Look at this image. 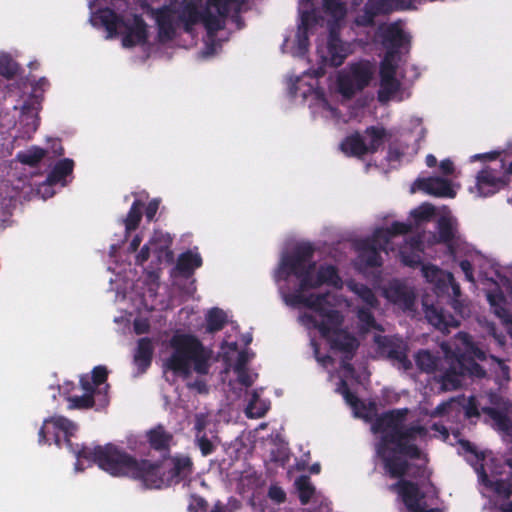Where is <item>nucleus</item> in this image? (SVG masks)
Masks as SVG:
<instances>
[{
    "label": "nucleus",
    "instance_id": "nucleus-52",
    "mask_svg": "<svg viewBox=\"0 0 512 512\" xmlns=\"http://www.w3.org/2000/svg\"><path fill=\"white\" fill-rule=\"evenodd\" d=\"M18 72V66L11 59L5 57L0 59V74L11 79L16 76Z\"/></svg>",
    "mask_w": 512,
    "mask_h": 512
},
{
    "label": "nucleus",
    "instance_id": "nucleus-36",
    "mask_svg": "<svg viewBox=\"0 0 512 512\" xmlns=\"http://www.w3.org/2000/svg\"><path fill=\"white\" fill-rule=\"evenodd\" d=\"M295 485L298 490V496L301 504H308L315 493V488L310 481V477L301 475L296 479Z\"/></svg>",
    "mask_w": 512,
    "mask_h": 512
},
{
    "label": "nucleus",
    "instance_id": "nucleus-59",
    "mask_svg": "<svg viewBox=\"0 0 512 512\" xmlns=\"http://www.w3.org/2000/svg\"><path fill=\"white\" fill-rule=\"evenodd\" d=\"M80 386L82 388V390L85 392V393H90L92 394V396L94 397V393L96 391V388L98 387L96 384L93 383V380L91 377H89L88 375H82L80 377Z\"/></svg>",
    "mask_w": 512,
    "mask_h": 512
},
{
    "label": "nucleus",
    "instance_id": "nucleus-30",
    "mask_svg": "<svg viewBox=\"0 0 512 512\" xmlns=\"http://www.w3.org/2000/svg\"><path fill=\"white\" fill-rule=\"evenodd\" d=\"M202 265V258L199 254H193L191 251L180 254L176 269L185 277H190L196 268Z\"/></svg>",
    "mask_w": 512,
    "mask_h": 512
},
{
    "label": "nucleus",
    "instance_id": "nucleus-53",
    "mask_svg": "<svg viewBox=\"0 0 512 512\" xmlns=\"http://www.w3.org/2000/svg\"><path fill=\"white\" fill-rule=\"evenodd\" d=\"M91 374L93 383L96 384L98 387L107 381L108 370L106 366L99 365L94 367Z\"/></svg>",
    "mask_w": 512,
    "mask_h": 512
},
{
    "label": "nucleus",
    "instance_id": "nucleus-50",
    "mask_svg": "<svg viewBox=\"0 0 512 512\" xmlns=\"http://www.w3.org/2000/svg\"><path fill=\"white\" fill-rule=\"evenodd\" d=\"M435 214V207L429 203H423L411 211V216L419 223L430 220Z\"/></svg>",
    "mask_w": 512,
    "mask_h": 512
},
{
    "label": "nucleus",
    "instance_id": "nucleus-5",
    "mask_svg": "<svg viewBox=\"0 0 512 512\" xmlns=\"http://www.w3.org/2000/svg\"><path fill=\"white\" fill-rule=\"evenodd\" d=\"M314 253L315 248L310 243L296 245L290 253L282 256L275 274L276 281H286L295 276L300 282V290H304L303 280H309L311 273L316 271Z\"/></svg>",
    "mask_w": 512,
    "mask_h": 512
},
{
    "label": "nucleus",
    "instance_id": "nucleus-47",
    "mask_svg": "<svg viewBox=\"0 0 512 512\" xmlns=\"http://www.w3.org/2000/svg\"><path fill=\"white\" fill-rule=\"evenodd\" d=\"M397 67L393 63V52L387 51L380 64V79L396 77Z\"/></svg>",
    "mask_w": 512,
    "mask_h": 512
},
{
    "label": "nucleus",
    "instance_id": "nucleus-56",
    "mask_svg": "<svg viewBox=\"0 0 512 512\" xmlns=\"http://www.w3.org/2000/svg\"><path fill=\"white\" fill-rule=\"evenodd\" d=\"M390 235L397 236V235H404L407 234L411 226L404 222L394 221L389 228H387Z\"/></svg>",
    "mask_w": 512,
    "mask_h": 512
},
{
    "label": "nucleus",
    "instance_id": "nucleus-32",
    "mask_svg": "<svg viewBox=\"0 0 512 512\" xmlns=\"http://www.w3.org/2000/svg\"><path fill=\"white\" fill-rule=\"evenodd\" d=\"M206 322V331L213 334L224 328L227 323V315L222 309L214 307L208 311Z\"/></svg>",
    "mask_w": 512,
    "mask_h": 512
},
{
    "label": "nucleus",
    "instance_id": "nucleus-31",
    "mask_svg": "<svg viewBox=\"0 0 512 512\" xmlns=\"http://www.w3.org/2000/svg\"><path fill=\"white\" fill-rule=\"evenodd\" d=\"M200 22L203 23L210 37L215 36L218 31L224 28V19L208 6L202 10Z\"/></svg>",
    "mask_w": 512,
    "mask_h": 512
},
{
    "label": "nucleus",
    "instance_id": "nucleus-22",
    "mask_svg": "<svg viewBox=\"0 0 512 512\" xmlns=\"http://www.w3.org/2000/svg\"><path fill=\"white\" fill-rule=\"evenodd\" d=\"M154 354V345L150 338L143 337L137 341V346L133 354V363L137 367L138 373L142 374L151 366Z\"/></svg>",
    "mask_w": 512,
    "mask_h": 512
},
{
    "label": "nucleus",
    "instance_id": "nucleus-2",
    "mask_svg": "<svg viewBox=\"0 0 512 512\" xmlns=\"http://www.w3.org/2000/svg\"><path fill=\"white\" fill-rule=\"evenodd\" d=\"M386 450L385 447L380 448L378 456L381 458L383 468L388 476L398 479L397 482L389 486V490L398 495L407 510L406 512H443L440 508H428L425 493L420 489L419 484L404 478L409 476L416 480H428L431 472L427 467V455L422 453L420 459H409L400 454L387 453Z\"/></svg>",
    "mask_w": 512,
    "mask_h": 512
},
{
    "label": "nucleus",
    "instance_id": "nucleus-17",
    "mask_svg": "<svg viewBox=\"0 0 512 512\" xmlns=\"http://www.w3.org/2000/svg\"><path fill=\"white\" fill-rule=\"evenodd\" d=\"M153 14L158 26V38L161 42L171 41L175 37V27L173 24L174 9L171 5H164L154 9Z\"/></svg>",
    "mask_w": 512,
    "mask_h": 512
},
{
    "label": "nucleus",
    "instance_id": "nucleus-28",
    "mask_svg": "<svg viewBox=\"0 0 512 512\" xmlns=\"http://www.w3.org/2000/svg\"><path fill=\"white\" fill-rule=\"evenodd\" d=\"M74 161L69 158L59 160L53 169L48 173L46 182L49 185H56L65 180L67 176L72 174Z\"/></svg>",
    "mask_w": 512,
    "mask_h": 512
},
{
    "label": "nucleus",
    "instance_id": "nucleus-18",
    "mask_svg": "<svg viewBox=\"0 0 512 512\" xmlns=\"http://www.w3.org/2000/svg\"><path fill=\"white\" fill-rule=\"evenodd\" d=\"M504 185V181L490 167L480 170L476 176V187L481 196L487 197L498 192Z\"/></svg>",
    "mask_w": 512,
    "mask_h": 512
},
{
    "label": "nucleus",
    "instance_id": "nucleus-55",
    "mask_svg": "<svg viewBox=\"0 0 512 512\" xmlns=\"http://www.w3.org/2000/svg\"><path fill=\"white\" fill-rule=\"evenodd\" d=\"M268 497L276 503L280 504L285 502L286 493L280 486L271 485L268 490Z\"/></svg>",
    "mask_w": 512,
    "mask_h": 512
},
{
    "label": "nucleus",
    "instance_id": "nucleus-11",
    "mask_svg": "<svg viewBox=\"0 0 512 512\" xmlns=\"http://www.w3.org/2000/svg\"><path fill=\"white\" fill-rule=\"evenodd\" d=\"M324 284L336 288L342 286V279L336 266L331 264L320 265L316 273H311L309 280H303L302 288L305 290L317 289Z\"/></svg>",
    "mask_w": 512,
    "mask_h": 512
},
{
    "label": "nucleus",
    "instance_id": "nucleus-41",
    "mask_svg": "<svg viewBox=\"0 0 512 512\" xmlns=\"http://www.w3.org/2000/svg\"><path fill=\"white\" fill-rule=\"evenodd\" d=\"M351 290L370 308H377L379 301L373 290L365 284H354Z\"/></svg>",
    "mask_w": 512,
    "mask_h": 512
},
{
    "label": "nucleus",
    "instance_id": "nucleus-48",
    "mask_svg": "<svg viewBox=\"0 0 512 512\" xmlns=\"http://www.w3.org/2000/svg\"><path fill=\"white\" fill-rule=\"evenodd\" d=\"M357 318L362 323L366 329H375L380 330L381 327L377 324L376 319L371 311V308L368 307H360L357 310Z\"/></svg>",
    "mask_w": 512,
    "mask_h": 512
},
{
    "label": "nucleus",
    "instance_id": "nucleus-34",
    "mask_svg": "<svg viewBox=\"0 0 512 512\" xmlns=\"http://www.w3.org/2000/svg\"><path fill=\"white\" fill-rule=\"evenodd\" d=\"M201 15L202 10H199L194 3L186 4L179 14V19L183 22L185 31H190L194 25L199 23Z\"/></svg>",
    "mask_w": 512,
    "mask_h": 512
},
{
    "label": "nucleus",
    "instance_id": "nucleus-15",
    "mask_svg": "<svg viewBox=\"0 0 512 512\" xmlns=\"http://www.w3.org/2000/svg\"><path fill=\"white\" fill-rule=\"evenodd\" d=\"M302 320L306 324H309L316 328L319 331L321 337L326 338L329 337L333 333V331L340 329V326L342 325L344 318L340 311L336 309H331V311H329L326 314V317L323 318L321 321H318L317 318L312 314H304L302 316Z\"/></svg>",
    "mask_w": 512,
    "mask_h": 512
},
{
    "label": "nucleus",
    "instance_id": "nucleus-33",
    "mask_svg": "<svg viewBox=\"0 0 512 512\" xmlns=\"http://www.w3.org/2000/svg\"><path fill=\"white\" fill-rule=\"evenodd\" d=\"M438 241L447 245L451 253H454L453 240L455 238V229L450 219L442 217L438 221Z\"/></svg>",
    "mask_w": 512,
    "mask_h": 512
},
{
    "label": "nucleus",
    "instance_id": "nucleus-24",
    "mask_svg": "<svg viewBox=\"0 0 512 512\" xmlns=\"http://www.w3.org/2000/svg\"><path fill=\"white\" fill-rule=\"evenodd\" d=\"M39 101L35 96L25 100L21 107L20 124L25 128V133H34L39 126Z\"/></svg>",
    "mask_w": 512,
    "mask_h": 512
},
{
    "label": "nucleus",
    "instance_id": "nucleus-4",
    "mask_svg": "<svg viewBox=\"0 0 512 512\" xmlns=\"http://www.w3.org/2000/svg\"><path fill=\"white\" fill-rule=\"evenodd\" d=\"M95 19L99 20L105 28L108 38L117 36L119 29H125V34L122 37V46L125 48H132L147 42V24L140 15H134L133 22L129 23L113 9L106 7L98 10Z\"/></svg>",
    "mask_w": 512,
    "mask_h": 512
},
{
    "label": "nucleus",
    "instance_id": "nucleus-64",
    "mask_svg": "<svg viewBox=\"0 0 512 512\" xmlns=\"http://www.w3.org/2000/svg\"><path fill=\"white\" fill-rule=\"evenodd\" d=\"M465 415L467 418L479 417L480 412L476 400L471 397L465 407Z\"/></svg>",
    "mask_w": 512,
    "mask_h": 512
},
{
    "label": "nucleus",
    "instance_id": "nucleus-63",
    "mask_svg": "<svg viewBox=\"0 0 512 512\" xmlns=\"http://www.w3.org/2000/svg\"><path fill=\"white\" fill-rule=\"evenodd\" d=\"M159 209V201L157 199L151 200L145 207V217L147 221H152Z\"/></svg>",
    "mask_w": 512,
    "mask_h": 512
},
{
    "label": "nucleus",
    "instance_id": "nucleus-46",
    "mask_svg": "<svg viewBox=\"0 0 512 512\" xmlns=\"http://www.w3.org/2000/svg\"><path fill=\"white\" fill-rule=\"evenodd\" d=\"M67 400L69 409H90L95 405L94 397L90 393H84L81 396H70Z\"/></svg>",
    "mask_w": 512,
    "mask_h": 512
},
{
    "label": "nucleus",
    "instance_id": "nucleus-35",
    "mask_svg": "<svg viewBox=\"0 0 512 512\" xmlns=\"http://www.w3.org/2000/svg\"><path fill=\"white\" fill-rule=\"evenodd\" d=\"M482 412L495 422L498 430L509 432L512 429V422L506 413L489 406L483 407Z\"/></svg>",
    "mask_w": 512,
    "mask_h": 512
},
{
    "label": "nucleus",
    "instance_id": "nucleus-40",
    "mask_svg": "<svg viewBox=\"0 0 512 512\" xmlns=\"http://www.w3.org/2000/svg\"><path fill=\"white\" fill-rule=\"evenodd\" d=\"M418 369L422 372L432 373L437 367V360L428 350H420L415 356Z\"/></svg>",
    "mask_w": 512,
    "mask_h": 512
},
{
    "label": "nucleus",
    "instance_id": "nucleus-51",
    "mask_svg": "<svg viewBox=\"0 0 512 512\" xmlns=\"http://www.w3.org/2000/svg\"><path fill=\"white\" fill-rule=\"evenodd\" d=\"M494 492L505 498L509 499L512 495V483L508 480L498 479L492 483Z\"/></svg>",
    "mask_w": 512,
    "mask_h": 512
},
{
    "label": "nucleus",
    "instance_id": "nucleus-1",
    "mask_svg": "<svg viewBox=\"0 0 512 512\" xmlns=\"http://www.w3.org/2000/svg\"><path fill=\"white\" fill-rule=\"evenodd\" d=\"M85 457H94L100 469L112 476H125L138 480L148 489H162L190 482L194 463L190 456L176 454L163 457V461L151 462L137 459L124 449L108 443L95 450H84Z\"/></svg>",
    "mask_w": 512,
    "mask_h": 512
},
{
    "label": "nucleus",
    "instance_id": "nucleus-27",
    "mask_svg": "<svg viewBox=\"0 0 512 512\" xmlns=\"http://www.w3.org/2000/svg\"><path fill=\"white\" fill-rule=\"evenodd\" d=\"M317 23V17L314 8L301 10V23L298 27L297 37L300 48L308 45V30Z\"/></svg>",
    "mask_w": 512,
    "mask_h": 512
},
{
    "label": "nucleus",
    "instance_id": "nucleus-42",
    "mask_svg": "<svg viewBox=\"0 0 512 512\" xmlns=\"http://www.w3.org/2000/svg\"><path fill=\"white\" fill-rule=\"evenodd\" d=\"M459 371H453L455 375H466L474 376L477 378H484L486 376V370L473 359H469L467 364H464L461 360L458 361Z\"/></svg>",
    "mask_w": 512,
    "mask_h": 512
},
{
    "label": "nucleus",
    "instance_id": "nucleus-12",
    "mask_svg": "<svg viewBox=\"0 0 512 512\" xmlns=\"http://www.w3.org/2000/svg\"><path fill=\"white\" fill-rule=\"evenodd\" d=\"M408 412L407 408H401L382 413L373 424L374 431L382 432L383 435L399 431L406 420Z\"/></svg>",
    "mask_w": 512,
    "mask_h": 512
},
{
    "label": "nucleus",
    "instance_id": "nucleus-29",
    "mask_svg": "<svg viewBox=\"0 0 512 512\" xmlns=\"http://www.w3.org/2000/svg\"><path fill=\"white\" fill-rule=\"evenodd\" d=\"M383 44L390 48L393 54L400 49L405 40L404 31L397 24H390L382 33Z\"/></svg>",
    "mask_w": 512,
    "mask_h": 512
},
{
    "label": "nucleus",
    "instance_id": "nucleus-23",
    "mask_svg": "<svg viewBox=\"0 0 512 512\" xmlns=\"http://www.w3.org/2000/svg\"><path fill=\"white\" fill-rule=\"evenodd\" d=\"M358 259L367 268L381 267L383 264L381 250H379L372 241L361 239L356 243Z\"/></svg>",
    "mask_w": 512,
    "mask_h": 512
},
{
    "label": "nucleus",
    "instance_id": "nucleus-13",
    "mask_svg": "<svg viewBox=\"0 0 512 512\" xmlns=\"http://www.w3.org/2000/svg\"><path fill=\"white\" fill-rule=\"evenodd\" d=\"M145 438L152 450L159 452L163 457L170 454L174 435L164 425L158 424L146 431Z\"/></svg>",
    "mask_w": 512,
    "mask_h": 512
},
{
    "label": "nucleus",
    "instance_id": "nucleus-38",
    "mask_svg": "<svg viewBox=\"0 0 512 512\" xmlns=\"http://www.w3.org/2000/svg\"><path fill=\"white\" fill-rule=\"evenodd\" d=\"M46 155V151L38 146H33L26 151L19 152L17 159L22 164L34 167L36 166Z\"/></svg>",
    "mask_w": 512,
    "mask_h": 512
},
{
    "label": "nucleus",
    "instance_id": "nucleus-54",
    "mask_svg": "<svg viewBox=\"0 0 512 512\" xmlns=\"http://www.w3.org/2000/svg\"><path fill=\"white\" fill-rule=\"evenodd\" d=\"M307 290H300V283L298 284V288L294 293L287 294L284 297L286 304L290 306H298L302 305V301L304 300V292Z\"/></svg>",
    "mask_w": 512,
    "mask_h": 512
},
{
    "label": "nucleus",
    "instance_id": "nucleus-3",
    "mask_svg": "<svg viewBox=\"0 0 512 512\" xmlns=\"http://www.w3.org/2000/svg\"><path fill=\"white\" fill-rule=\"evenodd\" d=\"M173 349L165 366L184 379L191 376L192 369L196 373L206 375L209 372L210 354L202 342L192 334H175L170 340Z\"/></svg>",
    "mask_w": 512,
    "mask_h": 512
},
{
    "label": "nucleus",
    "instance_id": "nucleus-44",
    "mask_svg": "<svg viewBox=\"0 0 512 512\" xmlns=\"http://www.w3.org/2000/svg\"><path fill=\"white\" fill-rule=\"evenodd\" d=\"M376 17L377 14L371 8V0H368L362 11L355 17L354 23L358 27H372Z\"/></svg>",
    "mask_w": 512,
    "mask_h": 512
},
{
    "label": "nucleus",
    "instance_id": "nucleus-19",
    "mask_svg": "<svg viewBox=\"0 0 512 512\" xmlns=\"http://www.w3.org/2000/svg\"><path fill=\"white\" fill-rule=\"evenodd\" d=\"M385 297L403 309H411L415 302L414 293L403 283L394 281L384 290Z\"/></svg>",
    "mask_w": 512,
    "mask_h": 512
},
{
    "label": "nucleus",
    "instance_id": "nucleus-58",
    "mask_svg": "<svg viewBox=\"0 0 512 512\" xmlns=\"http://www.w3.org/2000/svg\"><path fill=\"white\" fill-rule=\"evenodd\" d=\"M459 445L464 452L474 455L478 460L484 459V454L478 452L476 446L472 444L470 441L462 439L459 441Z\"/></svg>",
    "mask_w": 512,
    "mask_h": 512
},
{
    "label": "nucleus",
    "instance_id": "nucleus-8",
    "mask_svg": "<svg viewBox=\"0 0 512 512\" xmlns=\"http://www.w3.org/2000/svg\"><path fill=\"white\" fill-rule=\"evenodd\" d=\"M373 74L374 65L368 60L350 63L347 70L339 73L337 77L339 93L344 98L351 99L370 84Z\"/></svg>",
    "mask_w": 512,
    "mask_h": 512
},
{
    "label": "nucleus",
    "instance_id": "nucleus-20",
    "mask_svg": "<svg viewBox=\"0 0 512 512\" xmlns=\"http://www.w3.org/2000/svg\"><path fill=\"white\" fill-rule=\"evenodd\" d=\"M327 53L328 56L324 60L328 61L332 67L341 66L347 57V49L340 39L339 31L335 27H331L329 30Z\"/></svg>",
    "mask_w": 512,
    "mask_h": 512
},
{
    "label": "nucleus",
    "instance_id": "nucleus-10",
    "mask_svg": "<svg viewBox=\"0 0 512 512\" xmlns=\"http://www.w3.org/2000/svg\"><path fill=\"white\" fill-rule=\"evenodd\" d=\"M325 339L333 351L340 352L348 361L354 358L360 345L356 336L345 329H337Z\"/></svg>",
    "mask_w": 512,
    "mask_h": 512
},
{
    "label": "nucleus",
    "instance_id": "nucleus-6",
    "mask_svg": "<svg viewBox=\"0 0 512 512\" xmlns=\"http://www.w3.org/2000/svg\"><path fill=\"white\" fill-rule=\"evenodd\" d=\"M428 435L426 427L419 424L405 425L399 431L393 434H384L377 445V451L385 447L387 453L394 455H403L409 459H420L422 457L421 449L414 443L417 438L424 439Z\"/></svg>",
    "mask_w": 512,
    "mask_h": 512
},
{
    "label": "nucleus",
    "instance_id": "nucleus-21",
    "mask_svg": "<svg viewBox=\"0 0 512 512\" xmlns=\"http://www.w3.org/2000/svg\"><path fill=\"white\" fill-rule=\"evenodd\" d=\"M425 315L429 323L442 332H449L450 328H457L460 325V321L442 307L427 306Z\"/></svg>",
    "mask_w": 512,
    "mask_h": 512
},
{
    "label": "nucleus",
    "instance_id": "nucleus-26",
    "mask_svg": "<svg viewBox=\"0 0 512 512\" xmlns=\"http://www.w3.org/2000/svg\"><path fill=\"white\" fill-rule=\"evenodd\" d=\"M364 135L368 138V143H366L368 154L376 153L383 146L387 137L390 136L382 126H368L364 130Z\"/></svg>",
    "mask_w": 512,
    "mask_h": 512
},
{
    "label": "nucleus",
    "instance_id": "nucleus-60",
    "mask_svg": "<svg viewBox=\"0 0 512 512\" xmlns=\"http://www.w3.org/2000/svg\"><path fill=\"white\" fill-rule=\"evenodd\" d=\"M189 509L193 512H207L208 502L203 497L195 496Z\"/></svg>",
    "mask_w": 512,
    "mask_h": 512
},
{
    "label": "nucleus",
    "instance_id": "nucleus-7",
    "mask_svg": "<svg viewBox=\"0 0 512 512\" xmlns=\"http://www.w3.org/2000/svg\"><path fill=\"white\" fill-rule=\"evenodd\" d=\"M77 425L69 420L68 418L64 416H53L48 419H45L43 422L42 427L39 430L38 433V441L40 444H47L49 443L51 436L54 439V442L60 446V435L59 432H63L65 436V442L69 450L75 454L78 460L85 459L87 461H91L95 464H97L94 457H85L82 454L84 453V450H95L99 445H96L94 447H89L85 445H74L71 441V437L75 434L77 431Z\"/></svg>",
    "mask_w": 512,
    "mask_h": 512
},
{
    "label": "nucleus",
    "instance_id": "nucleus-25",
    "mask_svg": "<svg viewBox=\"0 0 512 512\" xmlns=\"http://www.w3.org/2000/svg\"><path fill=\"white\" fill-rule=\"evenodd\" d=\"M340 149L349 157L361 158L368 154L366 142L359 132L346 136L340 144Z\"/></svg>",
    "mask_w": 512,
    "mask_h": 512
},
{
    "label": "nucleus",
    "instance_id": "nucleus-57",
    "mask_svg": "<svg viewBox=\"0 0 512 512\" xmlns=\"http://www.w3.org/2000/svg\"><path fill=\"white\" fill-rule=\"evenodd\" d=\"M156 241V237H152L149 243L143 245L139 253L136 255V264L143 265L150 257V245H153Z\"/></svg>",
    "mask_w": 512,
    "mask_h": 512
},
{
    "label": "nucleus",
    "instance_id": "nucleus-9",
    "mask_svg": "<svg viewBox=\"0 0 512 512\" xmlns=\"http://www.w3.org/2000/svg\"><path fill=\"white\" fill-rule=\"evenodd\" d=\"M375 342L380 353L389 360L397 362L404 370L412 367V363L407 356V346L402 340L388 336H376Z\"/></svg>",
    "mask_w": 512,
    "mask_h": 512
},
{
    "label": "nucleus",
    "instance_id": "nucleus-45",
    "mask_svg": "<svg viewBox=\"0 0 512 512\" xmlns=\"http://www.w3.org/2000/svg\"><path fill=\"white\" fill-rule=\"evenodd\" d=\"M391 238L392 236L387 228H377L371 237L365 238V240L372 241V244L379 250L386 251Z\"/></svg>",
    "mask_w": 512,
    "mask_h": 512
},
{
    "label": "nucleus",
    "instance_id": "nucleus-14",
    "mask_svg": "<svg viewBox=\"0 0 512 512\" xmlns=\"http://www.w3.org/2000/svg\"><path fill=\"white\" fill-rule=\"evenodd\" d=\"M209 424L210 420L206 414L199 413L195 415L193 427L195 431V443L204 457L212 454L216 449V445L213 443V440L217 439V436L211 435V437H209L206 431Z\"/></svg>",
    "mask_w": 512,
    "mask_h": 512
},
{
    "label": "nucleus",
    "instance_id": "nucleus-37",
    "mask_svg": "<svg viewBox=\"0 0 512 512\" xmlns=\"http://www.w3.org/2000/svg\"><path fill=\"white\" fill-rule=\"evenodd\" d=\"M400 82L396 77L380 79V89L378 91V100L386 102L396 94L400 89Z\"/></svg>",
    "mask_w": 512,
    "mask_h": 512
},
{
    "label": "nucleus",
    "instance_id": "nucleus-62",
    "mask_svg": "<svg viewBox=\"0 0 512 512\" xmlns=\"http://www.w3.org/2000/svg\"><path fill=\"white\" fill-rule=\"evenodd\" d=\"M234 372L237 374V380L241 385L247 388L253 385V379L247 369L234 370Z\"/></svg>",
    "mask_w": 512,
    "mask_h": 512
},
{
    "label": "nucleus",
    "instance_id": "nucleus-61",
    "mask_svg": "<svg viewBox=\"0 0 512 512\" xmlns=\"http://www.w3.org/2000/svg\"><path fill=\"white\" fill-rule=\"evenodd\" d=\"M250 360L249 353L246 350L239 352L233 370L247 369V364Z\"/></svg>",
    "mask_w": 512,
    "mask_h": 512
},
{
    "label": "nucleus",
    "instance_id": "nucleus-43",
    "mask_svg": "<svg viewBox=\"0 0 512 512\" xmlns=\"http://www.w3.org/2000/svg\"><path fill=\"white\" fill-rule=\"evenodd\" d=\"M324 12L335 20H341L345 17L347 9L342 0H323Z\"/></svg>",
    "mask_w": 512,
    "mask_h": 512
},
{
    "label": "nucleus",
    "instance_id": "nucleus-39",
    "mask_svg": "<svg viewBox=\"0 0 512 512\" xmlns=\"http://www.w3.org/2000/svg\"><path fill=\"white\" fill-rule=\"evenodd\" d=\"M142 207L143 203L140 200H135L132 203L130 210L124 220L126 231H133L139 226L142 218Z\"/></svg>",
    "mask_w": 512,
    "mask_h": 512
},
{
    "label": "nucleus",
    "instance_id": "nucleus-16",
    "mask_svg": "<svg viewBox=\"0 0 512 512\" xmlns=\"http://www.w3.org/2000/svg\"><path fill=\"white\" fill-rule=\"evenodd\" d=\"M414 185L419 190L436 197L452 198L455 196L451 182L441 177L418 178Z\"/></svg>",
    "mask_w": 512,
    "mask_h": 512
},
{
    "label": "nucleus",
    "instance_id": "nucleus-49",
    "mask_svg": "<svg viewBox=\"0 0 512 512\" xmlns=\"http://www.w3.org/2000/svg\"><path fill=\"white\" fill-rule=\"evenodd\" d=\"M238 0H207V6L216 12L220 17L225 19L230 11L231 6Z\"/></svg>",
    "mask_w": 512,
    "mask_h": 512
}]
</instances>
